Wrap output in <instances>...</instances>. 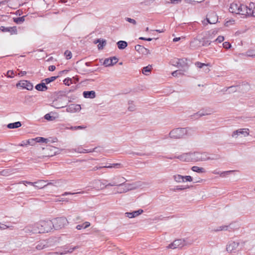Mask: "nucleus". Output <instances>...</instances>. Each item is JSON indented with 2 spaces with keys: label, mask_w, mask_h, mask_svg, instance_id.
<instances>
[{
  "label": "nucleus",
  "mask_w": 255,
  "mask_h": 255,
  "mask_svg": "<svg viewBox=\"0 0 255 255\" xmlns=\"http://www.w3.org/2000/svg\"><path fill=\"white\" fill-rule=\"evenodd\" d=\"M182 239H177L174 240L172 243L169 244L166 248L167 249H181L183 247Z\"/></svg>",
  "instance_id": "6e6552de"
},
{
  "label": "nucleus",
  "mask_w": 255,
  "mask_h": 255,
  "mask_svg": "<svg viewBox=\"0 0 255 255\" xmlns=\"http://www.w3.org/2000/svg\"><path fill=\"white\" fill-rule=\"evenodd\" d=\"M143 212V210L139 209L137 211H134L132 212H127L125 213V216L129 218H134L138 215L141 214Z\"/></svg>",
  "instance_id": "f3484780"
},
{
  "label": "nucleus",
  "mask_w": 255,
  "mask_h": 255,
  "mask_svg": "<svg viewBox=\"0 0 255 255\" xmlns=\"http://www.w3.org/2000/svg\"><path fill=\"white\" fill-rule=\"evenodd\" d=\"M135 50L138 53L142 54H147L149 53V50L145 48L144 46L140 45H136L135 46Z\"/></svg>",
  "instance_id": "6ab92c4d"
},
{
  "label": "nucleus",
  "mask_w": 255,
  "mask_h": 255,
  "mask_svg": "<svg viewBox=\"0 0 255 255\" xmlns=\"http://www.w3.org/2000/svg\"><path fill=\"white\" fill-rule=\"evenodd\" d=\"M228 226H222L218 227L217 229H214L215 232H219L221 231H226L228 230Z\"/></svg>",
  "instance_id": "ea45409f"
},
{
  "label": "nucleus",
  "mask_w": 255,
  "mask_h": 255,
  "mask_svg": "<svg viewBox=\"0 0 255 255\" xmlns=\"http://www.w3.org/2000/svg\"><path fill=\"white\" fill-rule=\"evenodd\" d=\"M117 45L120 49H124L127 46L128 43L125 41L121 40L117 42Z\"/></svg>",
  "instance_id": "cd10ccee"
},
{
  "label": "nucleus",
  "mask_w": 255,
  "mask_h": 255,
  "mask_svg": "<svg viewBox=\"0 0 255 255\" xmlns=\"http://www.w3.org/2000/svg\"><path fill=\"white\" fill-rule=\"evenodd\" d=\"M195 66L199 68H203L204 66H210V64L209 63H208V64H205V63H201V62H196L195 63Z\"/></svg>",
  "instance_id": "c9c22d12"
},
{
  "label": "nucleus",
  "mask_w": 255,
  "mask_h": 255,
  "mask_svg": "<svg viewBox=\"0 0 255 255\" xmlns=\"http://www.w3.org/2000/svg\"><path fill=\"white\" fill-rule=\"evenodd\" d=\"M151 70V66L149 65L147 66L143 67L142 69V73L145 75H147V72H150Z\"/></svg>",
  "instance_id": "4c0bfd02"
},
{
  "label": "nucleus",
  "mask_w": 255,
  "mask_h": 255,
  "mask_svg": "<svg viewBox=\"0 0 255 255\" xmlns=\"http://www.w3.org/2000/svg\"><path fill=\"white\" fill-rule=\"evenodd\" d=\"M240 245L239 242H230L228 243L226 247V250L228 252L231 253L235 252Z\"/></svg>",
  "instance_id": "1a4fd4ad"
},
{
  "label": "nucleus",
  "mask_w": 255,
  "mask_h": 255,
  "mask_svg": "<svg viewBox=\"0 0 255 255\" xmlns=\"http://www.w3.org/2000/svg\"><path fill=\"white\" fill-rule=\"evenodd\" d=\"M127 181L126 179L121 175L114 176L112 179L111 182H109L105 185V187L112 186H122L124 183Z\"/></svg>",
  "instance_id": "20e7f679"
},
{
  "label": "nucleus",
  "mask_w": 255,
  "mask_h": 255,
  "mask_svg": "<svg viewBox=\"0 0 255 255\" xmlns=\"http://www.w3.org/2000/svg\"><path fill=\"white\" fill-rule=\"evenodd\" d=\"M21 126V124L20 122H16L14 123H10L7 126L8 128H18Z\"/></svg>",
  "instance_id": "393cba45"
},
{
  "label": "nucleus",
  "mask_w": 255,
  "mask_h": 255,
  "mask_svg": "<svg viewBox=\"0 0 255 255\" xmlns=\"http://www.w3.org/2000/svg\"><path fill=\"white\" fill-rule=\"evenodd\" d=\"M192 171L198 173H204L205 172L204 168L198 166H194L192 167Z\"/></svg>",
  "instance_id": "473e14b6"
},
{
  "label": "nucleus",
  "mask_w": 255,
  "mask_h": 255,
  "mask_svg": "<svg viewBox=\"0 0 255 255\" xmlns=\"http://www.w3.org/2000/svg\"><path fill=\"white\" fill-rule=\"evenodd\" d=\"M103 168H105L104 166H96L94 167L93 168V169H92V170L93 171H96L97 170Z\"/></svg>",
  "instance_id": "13d9d810"
},
{
  "label": "nucleus",
  "mask_w": 255,
  "mask_h": 255,
  "mask_svg": "<svg viewBox=\"0 0 255 255\" xmlns=\"http://www.w3.org/2000/svg\"><path fill=\"white\" fill-rule=\"evenodd\" d=\"M81 109V107L80 105L71 104L67 108L66 111L67 112L74 113L80 111Z\"/></svg>",
  "instance_id": "4468645a"
},
{
  "label": "nucleus",
  "mask_w": 255,
  "mask_h": 255,
  "mask_svg": "<svg viewBox=\"0 0 255 255\" xmlns=\"http://www.w3.org/2000/svg\"><path fill=\"white\" fill-rule=\"evenodd\" d=\"M208 153L199 152H192V159L193 161H206L208 160H213L214 158H211L208 155Z\"/></svg>",
  "instance_id": "39448f33"
},
{
  "label": "nucleus",
  "mask_w": 255,
  "mask_h": 255,
  "mask_svg": "<svg viewBox=\"0 0 255 255\" xmlns=\"http://www.w3.org/2000/svg\"><path fill=\"white\" fill-rule=\"evenodd\" d=\"M86 128V126H75V127H71L69 129L72 130H77V129H85Z\"/></svg>",
  "instance_id": "a18cd8bd"
},
{
  "label": "nucleus",
  "mask_w": 255,
  "mask_h": 255,
  "mask_svg": "<svg viewBox=\"0 0 255 255\" xmlns=\"http://www.w3.org/2000/svg\"><path fill=\"white\" fill-rule=\"evenodd\" d=\"M55 66L54 65H51L49 67L48 69L50 71H53L55 70Z\"/></svg>",
  "instance_id": "680f3d73"
},
{
  "label": "nucleus",
  "mask_w": 255,
  "mask_h": 255,
  "mask_svg": "<svg viewBox=\"0 0 255 255\" xmlns=\"http://www.w3.org/2000/svg\"><path fill=\"white\" fill-rule=\"evenodd\" d=\"M190 46L192 49H196L201 46L200 39L194 38L190 43Z\"/></svg>",
  "instance_id": "a211bd4d"
},
{
  "label": "nucleus",
  "mask_w": 255,
  "mask_h": 255,
  "mask_svg": "<svg viewBox=\"0 0 255 255\" xmlns=\"http://www.w3.org/2000/svg\"><path fill=\"white\" fill-rule=\"evenodd\" d=\"M218 19V16L214 12H210L207 15L206 20L210 24L216 23Z\"/></svg>",
  "instance_id": "9b49d317"
},
{
  "label": "nucleus",
  "mask_w": 255,
  "mask_h": 255,
  "mask_svg": "<svg viewBox=\"0 0 255 255\" xmlns=\"http://www.w3.org/2000/svg\"><path fill=\"white\" fill-rule=\"evenodd\" d=\"M0 29L2 32H9L11 33V34L17 33V29H16V28L15 26L9 27H5L4 26H1L0 27Z\"/></svg>",
  "instance_id": "aec40b11"
},
{
  "label": "nucleus",
  "mask_w": 255,
  "mask_h": 255,
  "mask_svg": "<svg viewBox=\"0 0 255 255\" xmlns=\"http://www.w3.org/2000/svg\"><path fill=\"white\" fill-rule=\"evenodd\" d=\"M207 115H208V114H207V113H203L198 112V113H195L194 115H192V117H194V118L197 119L199 118L200 117H201L203 116Z\"/></svg>",
  "instance_id": "58836bf2"
},
{
  "label": "nucleus",
  "mask_w": 255,
  "mask_h": 255,
  "mask_svg": "<svg viewBox=\"0 0 255 255\" xmlns=\"http://www.w3.org/2000/svg\"><path fill=\"white\" fill-rule=\"evenodd\" d=\"M93 42L94 44L99 43V44L98 45V47L99 50L103 49L104 47L106 44V40L101 39H97L96 40H95Z\"/></svg>",
  "instance_id": "4be33fe9"
},
{
  "label": "nucleus",
  "mask_w": 255,
  "mask_h": 255,
  "mask_svg": "<svg viewBox=\"0 0 255 255\" xmlns=\"http://www.w3.org/2000/svg\"><path fill=\"white\" fill-rule=\"evenodd\" d=\"M48 139L42 137H37L35 138L31 139V141H32V144L34 141L36 142H47Z\"/></svg>",
  "instance_id": "bb28decb"
},
{
  "label": "nucleus",
  "mask_w": 255,
  "mask_h": 255,
  "mask_svg": "<svg viewBox=\"0 0 255 255\" xmlns=\"http://www.w3.org/2000/svg\"><path fill=\"white\" fill-rule=\"evenodd\" d=\"M171 2L174 4H177L181 2L182 0H170Z\"/></svg>",
  "instance_id": "e2e57ef3"
},
{
  "label": "nucleus",
  "mask_w": 255,
  "mask_h": 255,
  "mask_svg": "<svg viewBox=\"0 0 255 255\" xmlns=\"http://www.w3.org/2000/svg\"><path fill=\"white\" fill-rule=\"evenodd\" d=\"M83 94L85 98L93 99L96 97V93L94 91H84Z\"/></svg>",
  "instance_id": "5701e85b"
},
{
  "label": "nucleus",
  "mask_w": 255,
  "mask_h": 255,
  "mask_svg": "<svg viewBox=\"0 0 255 255\" xmlns=\"http://www.w3.org/2000/svg\"><path fill=\"white\" fill-rule=\"evenodd\" d=\"M64 84L66 85L69 86L72 83V79L71 78H66L63 81Z\"/></svg>",
  "instance_id": "49530a36"
},
{
  "label": "nucleus",
  "mask_w": 255,
  "mask_h": 255,
  "mask_svg": "<svg viewBox=\"0 0 255 255\" xmlns=\"http://www.w3.org/2000/svg\"><path fill=\"white\" fill-rule=\"evenodd\" d=\"M52 229V222L50 220H42L25 227L24 231L26 233H44Z\"/></svg>",
  "instance_id": "f257e3e1"
},
{
  "label": "nucleus",
  "mask_w": 255,
  "mask_h": 255,
  "mask_svg": "<svg viewBox=\"0 0 255 255\" xmlns=\"http://www.w3.org/2000/svg\"><path fill=\"white\" fill-rule=\"evenodd\" d=\"M183 177H184V180H185V181L191 182L192 181V177L190 176H183Z\"/></svg>",
  "instance_id": "6e6d98bb"
},
{
  "label": "nucleus",
  "mask_w": 255,
  "mask_h": 255,
  "mask_svg": "<svg viewBox=\"0 0 255 255\" xmlns=\"http://www.w3.org/2000/svg\"><path fill=\"white\" fill-rule=\"evenodd\" d=\"M28 144H32L31 139L27 140L25 141H22V143H20L18 145L20 146H24Z\"/></svg>",
  "instance_id": "79ce46f5"
},
{
  "label": "nucleus",
  "mask_w": 255,
  "mask_h": 255,
  "mask_svg": "<svg viewBox=\"0 0 255 255\" xmlns=\"http://www.w3.org/2000/svg\"><path fill=\"white\" fill-rule=\"evenodd\" d=\"M44 118L48 121H53L55 118L50 116L49 114H47L45 115Z\"/></svg>",
  "instance_id": "de8ad7c7"
},
{
  "label": "nucleus",
  "mask_w": 255,
  "mask_h": 255,
  "mask_svg": "<svg viewBox=\"0 0 255 255\" xmlns=\"http://www.w3.org/2000/svg\"><path fill=\"white\" fill-rule=\"evenodd\" d=\"M249 129L248 128H240L232 132V136L233 137L237 138L240 134H243L245 137L249 135Z\"/></svg>",
  "instance_id": "0eeeda50"
},
{
  "label": "nucleus",
  "mask_w": 255,
  "mask_h": 255,
  "mask_svg": "<svg viewBox=\"0 0 255 255\" xmlns=\"http://www.w3.org/2000/svg\"><path fill=\"white\" fill-rule=\"evenodd\" d=\"M45 246L42 243H39L36 246V249L37 250H41L45 248Z\"/></svg>",
  "instance_id": "8fccbe9b"
},
{
  "label": "nucleus",
  "mask_w": 255,
  "mask_h": 255,
  "mask_svg": "<svg viewBox=\"0 0 255 255\" xmlns=\"http://www.w3.org/2000/svg\"><path fill=\"white\" fill-rule=\"evenodd\" d=\"M128 189V190H132L136 189L138 187V185L137 183H126Z\"/></svg>",
  "instance_id": "2f4dec72"
},
{
  "label": "nucleus",
  "mask_w": 255,
  "mask_h": 255,
  "mask_svg": "<svg viewBox=\"0 0 255 255\" xmlns=\"http://www.w3.org/2000/svg\"><path fill=\"white\" fill-rule=\"evenodd\" d=\"M84 225V229H86L90 226V223L89 222H85L83 224Z\"/></svg>",
  "instance_id": "052dcab7"
},
{
  "label": "nucleus",
  "mask_w": 255,
  "mask_h": 255,
  "mask_svg": "<svg viewBox=\"0 0 255 255\" xmlns=\"http://www.w3.org/2000/svg\"><path fill=\"white\" fill-rule=\"evenodd\" d=\"M173 178L174 180L176 182L181 183V182H185V180H184L183 176H182L181 175H179V174L174 175L173 176Z\"/></svg>",
  "instance_id": "a878e982"
},
{
  "label": "nucleus",
  "mask_w": 255,
  "mask_h": 255,
  "mask_svg": "<svg viewBox=\"0 0 255 255\" xmlns=\"http://www.w3.org/2000/svg\"><path fill=\"white\" fill-rule=\"evenodd\" d=\"M192 152L184 153L177 156H175L174 158L179 159L183 161H193L192 159Z\"/></svg>",
  "instance_id": "f8f14e48"
},
{
  "label": "nucleus",
  "mask_w": 255,
  "mask_h": 255,
  "mask_svg": "<svg viewBox=\"0 0 255 255\" xmlns=\"http://www.w3.org/2000/svg\"><path fill=\"white\" fill-rule=\"evenodd\" d=\"M224 40V37L223 36H219L215 40V42L221 43Z\"/></svg>",
  "instance_id": "5fc2aeb1"
},
{
  "label": "nucleus",
  "mask_w": 255,
  "mask_h": 255,
  "mask_svg": "<svg viewBox=\"0 0 255 255\" xmlns=\"http://www.w3.org/2000/svg\"><path fill=\"white\" fill-rule=\"evenodd\" d=\"M14 75V73L12 70H9L7 72L6 76L9 78H13Z\"/></svg>",
  "instance_id": "09e8293b"
},
{
  "label": "nucleus",
  "mask_w": 255,
  "mask_h": 255,
  "mask_svg": "<svg viewBox=\"0 0 255 255\" xmlns=\"http://www.w3.org/2000/svg\"><path fill=\"white\" fill-rule=\"evenodd\" d=\"M128 109L130 111H133L134 109V106L133 105H131L128 107Z\"/></svg>",
  "instance_id": "774afa93"
},
{
  "label": "nucleus",
  "mask_w": 255,
  "mask_h": 255,
  "mask_svg": "<svg viewBox=\"0 0 255 255\" xmlns=\"http://www.w3.org/2000/svg\"><path fill=\"white\" fill-rule=\"evenodd\" d=\"M126 20L128 21V22H130L131 23H132L134 25H135L136 24V21L133 19H132L131 18H129V17H127L126 18Z\"/></svg>",
  "instance_id": "864d4df0"
},
{
  "label": "nucleus",
  "mask_w": 255,
  "mask_h": 255,
  "mask_svg": "<svg viewBox=\"0 0 255 255\" xmlns=\"http://www.w3.org/2000/svg\"><path fill=\"white\" fill-rule=\"evenodd\" d=\"M26 74V71H20L18 74V75L19 76H23L24 75H25V74Z\"/></svg>",
  "instance_id": "338daca9"
},
{
  "label": "nucleus",
  "mask_w": 255,
  "mask_h": 255,
  "mask_svg": "<svg viewBox=\"0 0 255 255\" xmlns=\"http://www.w3.org/2000/svg\"><path fill=\"white\" fill-rule=\"evenodd\" d=\"M0 229L1 230H5L6 229L9 228L10 227L4 224H2L0 223Z\"/></svg>",
  "instance_id": "4d7b16f0"
},
{
  "label": "nucleus",
  "mask_w": 255,
  "mask_h": 255,
  "mask_svg": "<svg viewBox=\"0 0 255 255\" xmlns=\"http://www.w3.org/2000/svg\"><path fill=\"white\" fill-rule=\"evenodd\" d=\"M194 131L192 128H177L171 130L169 133V136L173 138H182L184 135H191Z\"/></svg>",
  "instance_id": "f03ea898"
},
{
  "label": "nucleus",
  "mask_w": 255,
  "mask_h": 255,
  "mask_svg": "<svg viewBox=\"0 0 255 255\" xmlns=\"http://www.w3.org/2000/svg\"><path fill=\"white\" fill-rule=\"evenodd\" d=\"M247 10L245 11L244 15L255 16V6L254 3H251L249 6H247Z\"/></svg>",
  "instance_id": "ddd939ff"
},
{
  "label": "nucleus",
  "mask_w": 255,
  "mask_h": 255,
  "mask_svg": "<svg viewBox=\"0 0 255 255\" xmlns=\"http://www.w3.org/2000/svg\"><path fill=\"white\" fill-rule=\"evenodd\" d=\"M223 46L225 49H229L231 47V44L228 42H225L223 43Z\"/></svg>",
  "instance_id": "603ef678"
},
{
  "label": "nucleus",
  "mask_w": 255,
  "mask_h": 255,
  "mask_svg": "<svg viewBox=\"0 0 255 255\" xmlns=\"http://www.w3.org/2000/svg\"><path fill=\"white\" fill-rule=\"evenodd\" d=\"M233 172H234V170H229V171L221 172V171H218L217 169H216L212 171V173L214 174L219 175L221 177H225L226 176L228 175L230 173H232Z\"/></svg>",
  "instance_id": "412c9836"
},
{
  "label": "nucleus",
  "mask_w": 255,
  "mask_h": 255,
  "mask_svg": "<svg viewBox=\"0 0 255 255\" xmlns=\"http://www.w3.org/2000/svg\"><path fill=\"white\" fill-rule=\"evenodd\" d=\"M20 87L23 89L31 90L33 89V85L30 82L26 80H21L16 84V87Z\"/></svg>",
  "instance_id": "9d476101"
},
{
  "label": "nucleus",
  "mask_w": 255,
  "mask_h": 255,
  "mask_svg": "<svg viewBox=\"0 0 255 255\" xmlns=\"http://www.w3.org/2000/svg\"><path fill=\"white\" fill-rule=\"evenodd\" d=\"M58 77V76H52V77L43 79L42 81V82L45 83V84H48L50 83V82H53L54 80H55Z\"/></svg>",
  "instance_id": "7c9ffc66"
},
{
  "label": "nucleus",
  "mask_w": 255,
  "mask_h": 255,
  "mask_svg": "<svg viewBox=\"0 0 255 255\" xmlns=\"http://www.w3.org/2000/svg\"><path fill=\"white\" fill-rule=\"evenodd\" d=\"M183 243V247L186 246H190L193 243V241L192 240L188 239H182Z\"/></svg>",
  "instance_id": "72a5a7b5"
},
{
  "label": "nucleus",
  "mask_w": 255,
  "mask_h": 255,
  "mask_svg": "<svg viewBox=\"0 0 255 255\" xmlns=\"http://www.w3.org/2000/svg\"><path fill=\"white\" fill-rule=\"evenodd\" d=\"M118 61V58L116 57H113L110 58L106 59L104 61L103 64L106 67L110 66L117 63Z\"/></svg>",
  "instance_id": "2eb2a0df"
},
{
  "label": "nucleus",
  "mask_w": 255,
  "mask_h": 255,
  "mask_svg": "<svg viewBox=\"0 0 255 255\" xmlns=\"http://www.w3.org/2000/svg\"><path fill=\"white\" fill-rule=\"evenodd\" d=\"M64 55L67 59H70L72 58V53L69 50H66L64 52Z\"/></svg>",
  "instance_id": "c03bdc74"
},
{
  "label": "nucleus",
  "mask_w": 255,
  "mask_h": 255,
  "mask_svg": "<svg viewBox=\"0 0 255 255\" xmlns=\"http://www.w3.org/2000/svg\"><path fill=\"white\" fill-rule=\"evenodd\" d=\"M35 89L39 91H45L48 88L45 85V83L42 82L41 83L36 85Z\"/></svg>",
  "instance_id": "b1692460"
},
{
  "label": "nucleus",
  "mask_w": 255,
  "mask_h": 255,
  "mask_svg": "<svg viewBox=\"0 0 255 255\" xmlns=\"http://www.w3.org/2000/svg\"><path fill=\"white\" fill-rule=\"evenodd\" d=\"M13 21L17 24L21 23L24 21V16L14 18Z\"/></svg>",
  "instance_id": "e433bc0d"
},
{
  "label": "nucleus",
  "mask_w": 255,
  "mask_h": 255,
  "mask_svg": "<svg viewBox=\"0 0 255 255\" xmlns=\"http://www.w3.org/2000/svg\"><path fill=\"white\" fill-rule=\"evenodd\" d=\"M182 73H181V71L180 70H176L172 73V75L174 77H177L179 75H182Z\"/></svg>",
  "instance_id": "3c124183"
},
{
  "label": "nucleus",
  "mask_w": 255,
  "mask_h": 255,
  "mask_svg": "<svg viewBox=\"0 0 255 255\" xmlns=\"http://www.w3.org/2000/svg\"><path fill=\"white\" fill-rule=\"evenodd\" d=\"M45 182H46V181L44 180H39L37 181V182H32L27 181H22L21 182V183H22L25 185H26V184H27L28 185L33 186L34 187L38 188L39 189L42 188L44 186H42L41 185H40L39 186H37L36 184H40L41 183H45Z\"/></svg>",
  "instance_id": "dca6fc26"
},
{
  "label": "nucleus",
  "mask_w": 255,
  "mask_h": 255,
  "mask_svg": "<svg viewBox=\"0 0 255 255\" xmlns=\"http://www.w3.org/2000/svg\"><path fill=\"white\" fill-rule=\"evenodd\" d=\"M122 186H124V187L122 188V189H121L120 191H117L118 193L121 194V193H126V192L129 191L128 189V187L127 186V184L126 183H124V184H123Z\"/></svg>",
  "instance_id": "f704fd0d"
},
{
  "label": "nucleus",
  "mask_w": 255,
  "mask_h": 255,
  "mask_svg": "<svg viewBox=\"0 0 255 255\" xmlns=\"http://www.w3.org/2000/svg\"><path fill=\"white\" fill-rule=\"evenodd\" d=\"M58 102H59V100H56V101H54L53 102V106L54 107H55V108H57V109L63 108L64 106L62 105L59 104L58 103Z\"/></svg>",
  "instance_id": "37998d69"
},
{
  "label": "nucleus",
  "mask_w": 255,
  "mask_h": 255,
  "mask_svg": "<svg viewBox=\"0 0 255 255\" xmlns=\"http://www.w3.org/2000/svg\"><path fill=\"white\" fill-rule=\"evenodd\" d=\"M104 167L105 168H121L123 167V165L121 163H117L109 164V166H104Z\"/></svg>",
  "instance_id": "c85d7f7f"
},
{
  "label": "nucleus",
  "mask_w": 255,
  "mask_h": 255,
  "mask_svg": "<svg viewBox=\"0 0 255 255\" xmlns=\"http://www.w3.org/2000/svg\"><path fill=\"white\" fill-rule=\"evenodd\" d=\"M84 225L82 224L81 225H78L76 226V229L77 230H81L82 228H84Z\"/></svg>",
  "instance_id": "69168bd1"
},
{
  "label": "nucleus",
  "mask_w": 255,
  "mask_h": 255,
  "mask_svg": "<svg viewBox=\"0 0 255 255\" xmlns=\"http://www.w3.org/2000/svg\"><path fill=\"white\" fill-rule=\"evenodd\" d=\"M247 6L242 4L239 2H234L230 4L229 10L233 13L244 15L247 10Z\"/></svg>",
  "instance_id": "7ed1b4c3"
},
{
  "label": "nucleus",
  "mask_w": 255,
  "mask_h": 255,
  "mask_svg": "<svg viewBox=\"0 0 255 255\" xmlns=\"http://www.w3.org/2000/svg\"><path fill=\"white\" fill-rule=\"evenodd\" d=\"M98 181L100 182V183H101V185H102L104 186V187H101V189H104V188H106L105 187V185H106V183H104L102 180H101V179H98V180H94V181Z\"/></svg>",
  "instance_id": "bf43d9fd"
},
{
  "label": "nucleus",
  "mask_w": 255,
  "mask_h": 255,
  "mask_svg": "<svg viewBox=\"0 0 255 255\" xmlns=\"http://www.w3.org/2000/svg\"><path fill=\"white\" fill-rule=\"evenodd\" d=\"M68 224V221L65 217L57 218L52 222V228H54L56 230L60 229Z\"/></svg>",
  "instance_id": "423d86ee"
},
{
  "label": "nucleus",
  "mask_w": 255,
  "mask_h": 255,
  "mask_svg": "<svg viewBox=\"0 0 255 255\" xmlns=\"http://www.w3.org/2000/svg\"><path fill=\"white\" fill-rule=\"evenodd\" d=\"M77 248V247H75L72 249H70L69 250H68L65 253H71L73 252V251Z\"/></svg>",
  "instance_id": "0e129e2a"
},
{
  "label": "nucleus",
  "mask_w": 255,
  "mask_h": 255,
  "mask_svg": "<svg viewBox=\"0 0 255 255\" xmlns=\"http://www.w3.org/2000/svg\"><path fill=\"white\" fill-rule=\"evenodd\" d=\"M201 41V46H208L210 45L211 41L205 37L200 39Z\"/></svg>",
  "instance_id": "c756f323"
},
{
  "label": "nucleus",
  "mask_w": 255,
  "mask_h": 255,
  "mask_svg": "<svg viewBox=\"0 0 255 255\" xmlns=\"http://www.w3.org/2000/svg\"><path fill=\"white\" fill-rule=\"evenodd\" d=\"M246 55L247 56L255 58V51L254 50H249L247 51Z\"/></svg>",
  "instance_id": "a19ab883"
}]
</instances>
